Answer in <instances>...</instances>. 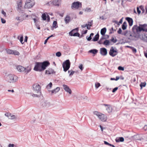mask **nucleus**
<instances>
[{
	"label": "nucleus",
	"mask_w": 147,
	"mask_h": 147,
	"mask_svg": "<svg viewBox=\"0 0 147 147\" xmlns=\"http://www.w3.org/2000/svg\"><path fill=\"white\" fill-rule=\"evenodd\" d=\"M132 30L134 33L133 36H134V40H136L139 38L144 42H147V36L145 34H140L142 31L147 32V24H140L139 26L137 25H134L132 28Z\"/></svg>",
	"instance_id": "f257e3e1"
},
{
	"label": "nucleus",
	"mask_w": 147,
	"mask_h": 147,
	"mask_svg": "<svg viewBox=\"0 0 147 147\" xmlns=\"http://www.w3.org/2000/svg\"><path fill=\"white\" fill-rule=\"evenodd\" d=\"M50 64L48 61H45L42 62H36L34 70L36 71H41L45 70Z\"/></svg>",
	"instance_id": "f03ea898"
},
{
	"label": "nucleus",
	"mask_w": 147,
	"mask_h": 147,
	"mask_svg": "<svg viewBox=\"0 0 147 147\" xmlns=\"http://www.w3.org/2000/svg\"><path fill=\"white\" fill-rule=\"evenodd\" d=\"M7 81L10 83L16 82L18 79V77L13 74H10L8 75L6 77Z\"/></svg>",
	"instance_id": "7ed1b4c3"
},
{
	"label": "nucleus",
	"mask_w": 147,
	"mask_h": 147,
	"mask_svg": "<svg viewBox=\"0 0 147 147\" xmlns=\"http://www.w3.org/2000/svg\"><path fill=\"white\" fill-rule=\"evenodd\" d=\"M16 69L18 71L20 72H24L26 74L29 72L31 70L30 67L25 68L21 65H18L16 67Z\"/></svg>",
	"instance_id": "20e7f679"
},
{
	"label": "nucleus",
	"mask_w": 147,
	"mask_h": 147,
	"mask_svg": "<svg viewBox=\"0 0 147 147\" xmlns=\"http://www.w3.org/2000/svg\"><path fill=\"white\" fill-rule=\"evenodd\" d=\"M70 65L71 63L69 59L66 60L63 62L62 66L64 71L66 72L69 69Z\"/></svg>",
	"instance_id": "39448f33"
},
{
	"label": "nucleus",
	"mask_w": 147,
	"mask_h": 147,
	"mask_svg": "<svg viewBox=\"0 0 147 147\" xmlns=\"http://www.w3.org/2000/svg\"><path fill=\"white\" fill-rule=\"evenodd\" d=\"M35 2L34 0H26L24 7L26 8H30L34 5Z\"/></svg>",
	"instance_id": "423d86ee"
},
{
	"label": "nucleus",
	"mask_w": 147,
	"mask_h": 147,
	"mask_svg": "<svg viewBox=\"0 0 147 147\" xmlns=\"http://www.w3.org/2000/svg\"><path fill=\"white\" fill-rule=\"evenodd\" d=\"M121 34L122 35L126 36L129 39L134 40L133 39H134V36H133L134 35V34L132 35L130 33V31H128L127 30L125 31L122 33Z\"/></svg>",
	"instance_id": "0eeeda50"
},
{
	"label": "nucleus",
	"mask_w": 147,
	"mask_h": 147,
	"mask_svg": "<svg viewBox=\"0 0 147 147\" xmlns=\"http://www.w3.org/2000/svg\"><path fill=\"white\" fill-rule=\"evenodd\" d=\"M33 89L34 91L37 93H41L40 91L41 87L40 85L37 84H35L33 85Z\"/></svg>",
	"instance_id": "6e6552de"
},
{
	"label": "nucleus",
	"mask_w": 147,
	"mask_h": 147,
	"mask_svg": "<svg viewBox=\"0 0 147 147\" xmlns=\"http://www.w3.org/2000/svg\"><path fill=\"white\" fill-rule=\"evenodd\" d=\"M82 7V4L78 1L74 2L71 5V8L72 9L75 8L78 9L80 7Z\"/></svg>",
	"instance_id": "1a4fd4ad"
},
{
	"label": "nucleus",
	"mask_w": 147,
	"mask_h": 147,
	"mask_svg": "<svg viewBox=\"0 0 147 147\" xmlns=\"http://www.w3.org/2000/svg\"><path fill=\"white\" fill-rule=\"evenodd\" d=\"M117 50H114L113 47H112L109 52V54L111 56L114 57L117 54Z\"/></svg>",
	"instance_id": "9d476101"
},
{
	"label": "nucleus",
	"mask_w": 147,
	"mask_h": 147,
	"mask_svg": "<svg viewBox=\"0 0 147 147\" xmlns=\"http://www.w3.org/2000/svg\"><path fill=\"white\" fill-rule=\"evenodd\" d=\"M76 30L77 31H78V28H76L75 29H74L71 31L69 33V35L71 36H78L80 37V34L78 32H75L74 33V34H73V32H74V31H76Z\"/></svg>",
	"instance_id": "9b49d317"
},
{
	"label": "nucleus",
	"mask_w": 147,
	"mask_h": 147,
	"mask_svg": "<svg viewBox=\"0 0 147 147\" xmlns=\"http://www.w3.org/2000/svg\"><path fill=\"white\" fill-rule=\"evenodd\" d=\"M5 115L8 118L11 119H17L16 117L10 113H5Z\"/></svg>",
	"instance_id": "f8f14e48"
},
{
	"label": "nucleus",
	"mask_w": 147,
	"mask_h": 147,
	"mask_svg": "<svg viewBox=\"0 0 147 147\" xmlns=\"http://www.w3.org/2000/svg\"><path fill=\"white\" fill-rule=\"evenodd\" d=\"M144 136L142 135H137L133 136V138L136 140L141 141L144 140Z\"/></svg>",
	"instance_id": "ddd939ff"
},
{
	"label": "nucleus",
	"mask_w": 147,
	"mask_h": 147,
	"mask_svg": "<svg viewBox=\"0 0 147 147\" xmlns=\"http://www.w3.org/2000/svg\"><path fill=\"white\" fill-rule=\"evenodd\" d=\"M102 105L107 107L106 109L108 113H110L112 112L113 108L110 105L104 104H102Z\"/></svg>",
	"instance_id": "4468645a"
},
{
	"label": "nucleus",
	"mask_w": 147,
	"mask_h": 147,
	"mask_svg": "<svg viewBox=\"0 0 147 147\" xmlns=\"http://www.w3.org/2000/svg\"><path fill=\"white\" fill-rule=\"evenodd\" d=\"M42 105L44 107H48L51 105L50 102L48 101L44 100L41 102Z\"/></svg>",
	"instance_id": "2eb2a0df"
},
{
	"label": "nucleus",
	"mask_w": 147,
	"mask_h": 147,
	"mask_svg": "<svg viewBox=\"0 0 147 147\" xmlns=\"http://www.w3.org/2000/svg\"><path fill=\"white\" fill-rule=\"evenodd\" d=\"M63 86L64 89L65 91L68 93L69 94H71V90L68 86L65 84H63Z\"/></svg>",
	"instance_id": "dca6fc26"
},
{
	"label": "nucleus",
	"mask_w": 147,
	"mask_h": 147,
	"mask_svg": "<svg viewBox=\"0 0 147 147\" xmlns=\"http://www.w3.org/2000/svg\"><path fill=\"white\" fill-rule=\"evenodd\" d=\"M100 54L103 56H105L107 54V49L105 48H102L100 49Z\"/></svg>",
	"instance_id": "f3484780"
},
{
	"label": "nucleus",
	"mask_w": 147,
	"mask_h": 147,
	"mask_svg": "<svg viewBox=\"0 0 147 147\" xmlns=\"http://www.w3.org/2000/svg\"><path fill=\"white\" fill-rule=\"evenodd\" d=\"M98 118L101 121H105L107 120V117L103 114L101 113Z\"/></svg>",
	"instance_id": "a211bd4d"
},
{
	"label": "nucleus",
	"mask_w": 147,
	"mask_h": 147,
	"mask_svg": "<svg viewBox=\"0 0 147 147\" xmlns=\"http://www.w3.org/2000/svg\"><path fill=\"white\" fill-rule=\"evenodd\" d=\"M64 20L65 24H67L71 21V20L70 16L68 15H67L65 18Z\"/></svg>",
	"instance_id": "6ab92c4d"
},
{
	"label": "nucleus",
	"mask_w": 147,
	"mask_h": 147,
	"mask_svg": "<svg viewBox=\"0 0 147 147\" xmlns=\"http://www.w3.org/2000/svg\"><path fill=\"white\" fill-rule=\"evenodd\" d=\"M125 19L128 22L129 26H132L133 22L132 19L129 17H126L125 18Z\"/></svg>",
	"instance_id": "aec40b11"
},
{
	"label": "nucleus",
	"mask_w": 147,
	"mask_h": 147,
	"mask_svg": "<svg viewBox=\"0 0 147 147\" xmlns=\"http://www.w3.org/2000/svg\"><path fill=\"white\" fill-rule=\"evenodd\" d=\"M55 72L54 70L51 68L48 69L45 71V74H53Z\"/></svg>",
	"instance_id": "412c9836"
},
{
	"label": "nucleus",
	"mask_w": 147,
	"mask_h": 147,
	"mask_svg": "<svg viewBox=\"0 0 147 147\" xmlns=\"http://www.w3.org/2000/svg\"><path fill=\"white\" fill-rule=\"evenodd\" d=\"M61 3V0H54L53 1L54 5L59 6Z\"/></svg>",
	"instance_id": "4be33fe9"
},
{
	"label": "nucleus",
	"mask_w": 147,
	"mask_h": 147,
	"mask_svg": "<svg viewBox=\"0 0 147 147\" xmlns=\"http://www.w3.org/2000/svg\"><path fill=\"white\" fill-rule=\"evenodd\" d=\"M60 90L59 87H57L53 90L50 91L51 92L52 94H56L59 92Z\"/></svg>",
	"instance_id": "5701e85b"
},
{
	"label": "nucleus",
	"mask_w": 147,
	"mask_h": 147,
	"mask_svg": "<svg viewBox=\"0 0 147 147\" xmlns=\"http://www.w3.org/2000/svg\"><path fill=\"white\" fill-rule=\"evenodd\" d=\"M124 141V138L122 137H120L118 138H117L115 139V141L117 142H123Z\"/></svg>",
	"instance_id": "b1692460"
},
{
	"label": "nucleus",
	"mask_w": 147,
	"mask_h": 147,
	"mask_svg": "<svg viewBox=\"0 0 147 147\" xmlns=\"http://www.w3.org/2000/svg\"><path fill=\"white\" fill-rule=\"evenodd\" d=\"M107 31L106 28L105 27L102 29L100 31L101 34L102 36L105 35Z\"/></svg>",
	"instance_id": "393cba45"
},
{
	"label": "nucleus",
	"mask_w": 147,
	"mask_h": 147,
	"mask_svg": "<svg viewBox=\"0 0 147 147\" xmlns=\"http://www.w3.org/2000/svg\"><path fill=\"white\" fill-rule=\"evenodd\" d=\"M99 34L97 33L94 36V38L92 39V40L94 41H98L99 38Z\"/></svg>",
	"instance_id": "a878e982"
},
{
	"label": "nucleus",
	"mask_w": 147,
	"mask_h": 147,
	"mask_svg": "<svg viewBox=\"0 0 147 147\" xmlns=\"http://www.w3.org/2000/svg\"><path fill=\"white\" fill-rule=\"evenodd\" d=\"M98 52V50L95 49H92L89 51V52L92 53L94 54H95Z\"/></svg>",
	"instance_id": "bb28decb"
},
{
	"label": "nucleus",
	"mask_w": 147,
	"mask_h": 147,
	"mask_svg": "<svg viewBox=\"0 0 147 147\" xmlns=\"http://www.w3.org/2000/svg\"><path fill=\"white\" fill-rule=\"evenodd\" d=\"M52 27L53 28H56L57 27H58L57 26V22L56 21H53V26Z\"/></svg>",
	"instance_id": "cd10ccee"
},
{
	"label": "nucleus",
	"mask_w": 147,
	"mask_h": 147,
	"mask_svg": "<svg viewBox=\"0 0 147 147\" xmlns=\"http://www.w3.org/2000/svg\"><path fill=\"white\" fill-rule=\"evenodd\" d=\"M146 82H141L140 85V89H142L143 87H144L146 86Z\"/></svg>",
	"instance_id": "c85d7f7f"
},
{
	"label": "nucleus",
	"mask_w": 147,
	"mask_h": 147,
	"mask_svg": "<svg viewBox=\"0 0 147 147\" xmlns=\"http://www.w3.org/2000/svg\"><path fill=\"white\" fill-rule=\"evenodd\" d=\"M22 1H20L18 3V9H19L21 8H22Z\"/></svg>",
	"instance_id": "c756f323"
},
{
	"label": "nucleus",
	"mask_w": 147,
	"mask_h": 147,
	"mask_svg": "<svg viewBox=\"0 0 147 147\" xmlns=\"http://www.w3.org/2000/svg\"><path fill=\"white\" fill-rule=\"evenodd\" d=\"M17 10L20 13H24L25 11L24 10V9L22 7L21 8L19 9H17Z\"/></svg>",
	"instance_id": "7c9ffc66"
},
{
	"label": "nucleus",
	"mask_w": 147,
	"mask_h": 147,
	"mask_svg": "<svg viewBox=\"0 0 147 147\" xmlns=\"http://www.w3.org/2000/svg\"><path fill=\"white\" fill-rule=\"evenodd\" d=\"M12 54H13L15 55H20V53L17 51L13 50Z\"/></svg>",
	"instance_id": "2f4dec72"
},
{
	"label": "nucleus",
	"mask_w": 147,
	"mask_h": 147,
	"mask_svg": "<svg viewBox=\"0 0 147 147\" xmlns=\"http://www.w3.org/2000/svg\"><path fill=\"white\" fill-rule=\"evenodd\" d=\"M109 40H106L103 42V44L106 45H108L109 44Z\"/></svg>",
	"instance_id": "473e14b6"
},
{
	"label": "nucleus",
	"mask_w": 147,
	"mask_h": 147,
	"mask_svg": "<svg viewBox=\"0 0 147 147\" xmlns=\"http://www.w3.org/2000/svg\"><path fill=\"white\" fill-rule=\"evenodd\" d=\"M42 17L43 20H46L47 16L45 13H44L42 15Z\"/></svg>",
	"instance_id": "72a5a7b5"
},
{
	"label": "nucleus",
	"mask_w": 147,
	"mask_h": 147,
	"mask_svg": "<svg viewBox=\"0 0 147 147\" xmlns=\"http://www.w3.org/2000/svg\"><path fill=\"white\" fill-rule=\"evenodd\" d=\"M52 86V83L51 82H50L49 84L47 86V88L48 89H50Z\"/></svg>",
	"instance_id": "f704fd0d"
},
{
	"label": "nucleus",
	"mask_w": 147,
	"mask_h": 147,
	"mask_svg": "<svg viewBox=\"0 0 147 147\" xmlns=\"http://www.w3.org/2000/svg\"><path fill=\"white\" fill-rule=\"evenodd\" d=\"M93 113L94 115H96V116H97L98 117L100 115V114H101V113H99V112H98L97 111H94L93 112Z\"/></svg>",
	"instance_id": "c9c22d12"
},
{
	"label": "nucleus",
	"mask_w": 147,
	"mask_h": 147,
	"mask_svg": "<svg viewBox=\"0 0 147 147\" xmlns=\"http://www.w3.org/2000/svg\"><path fill=\"white\" fill-rule=\"evenodd\" d=\"M100 86V84L98 82L96 83L95 84V87L96 89H97L99 86Z\"/></svg>",
	"instance_id": "e433bc0d"
},
{
	"label": "nucleus",
	"mask_w": 147,
	"mask_h": 147,
	"mask_svg": "<svg viewBox=\"0 0 147 147\" xmlns=\"http://www.w3.org/2000/svg\"><path fill=\"white\" fill-rule=\"evenodd\" d=\"M111 41L113 42L114 43H115L117 42V40L116 39H115L114 37H112L111 39Z\"/></svg>",
	"instance_id": "4c0bfd02"
},
{
	"label": "nucleus",
	"mask_w": 147,
	"mask_h": 147,
	"mask_svg": "<svg viewBox=\"0 0 147 147\" xmlns=\"http://www.w3.org/2000/svg\"><path fill=\"white\" fill-rule=\"evenodd\" d=\"M16 19L20 21V22H22L24 20V18H20V17H17Z\"/></svg>",
	"instance_id": "58836bf2"
},
{
	"label": "nucleus",
	"mask_w": 147,
	"mask_h": 147,
	"mask_svg": "<svg viewBox=\"0 0 147 147\" xmlns=\"http://www.w3.org/2000/svg\"><path fill=\"white\" fill-rule=\"evenodd\" d=\"M13 52V50L11 49H8L7 50V53L9 54H12Z\"/></svg>",
	"instance_id": "ea45409f"
},
{
	"label": "nucleus",
	"mask_w": 147,
	"mask_h": 147,
	"mask_svg": "<svg viewBox=\"0 0 147 147\" xmlns=\"http://www.w3.org/2000/svg\"><path fill=\"white\" fill-rule=\"evenodd\" d=\"M118 69L120 70L124 71V67H123L121 66H119L118 67Z\"/></svg>",
	"instance_id": "a19ab883"
},
{
	"label": "nucleus",
	"mask_w": 147,
	"mask_h": 147,
	"mask_svg": "<svg viewBox=\"0 0 147 147\" xmlns=\"http://www.w3.org/2000/svg\"><path fill=\"white\" fill-rule=\"evenodd\" d=\"M92 24L93 20H91L90 21L88 22V24H87V25H88L89 26H92Z\"/></svg>",
	"instance_id": "79ce46f5"
},
{
	"label": "nucleus",
	"mask_w": 147,
	"mask_h": 147,
	"mask_svg": "<svg viewBox=\"0 0 147 147\" xmlns=\"http://www.w3.org/2000/svg\"><path fill=\"white\" fill-rule=\"evenodd\" d=\"M23 36H22L20 38V41L22 44H23L24 42H23Z\"/></svg>",
	"instance_id": "37998d69"
},
{
	"label": "nucleus",
	"mask_w": 147,
	"mask_h": 147,
	"mask_svg": "<svg viewBox=\"0 0 147 147\" xmlns=\"http://www.w3.org/2000/svg\"><path fill=\"white\" fill-rule=\"evenodd\" d=\"M56 55L57 56L59 57L61 55V53L60 52H58L56 53Z\"/></svg>",
	"instance_id": "c03bdc74"
},
{
	"label": "nucleus",
	"mask_w": 147,
	"mask_h": 147,
	"mask_svg": "<svg viewBox=\"0 0 147 147\" xmlns=\"http://www.w3.org/2000/svg\"><path fill=\"white\" fill-rule=\"evenodd\" d=\"M86 38L87 40L88 41H90L92 39V37L90 36H86Z\"/></svg>",
	"instance_id": "a18cd8bd"
},
{
	"label": "nucleus",
	"mask_w": 147,
	"mask_h": 147,
	"mask_svg": "<svg viewBox=\"0 0 147 147\" xmlns=\"http://www.w3.org/2000/svg\"><path fill=\"white\" fill-rule=\"evenodd\" d=\"M33 20L34 21V22L36 26H37L36 24H37V22H38V20L34 18H33Z\"/></svg>",
	"instance_id": "49530a36"
},
{
	"label": "nucleus",
	"mask_w": 147,
	"mask_h": 147,
	"mask_svg": "<svg viewBox=\"0 0 147 147\" xmlns=\"http://www.w3.org/2000/svg\"><path fill=\"white\" fill-rule=\"evenodd\" d=\"M118 89V87H116L113 89L112 90V92L114 93Z\"/></svg>",
	"instance_id": "de8ad7c7"
},
{
	"label": "nucleus",
	"mask_w": 147,
	"mask_h": 147,
	"mask_svg": "<svg viewBox=\"0 0 147 147\" xmlns=\"http://www.w3.org/2000/svg\"><path fill=\"white\" fill-rule=\"evenodd\" d=\"M117 33L118 34H122V30L121 28H119L118 31H117Z\"/></svg>",
	"instance_id": "09e8293b"
},
{
	"label": "nucleus",
	"mask_w": 147,
	"mask_h": 147,
	"mask_svg": "<svg viewBox=\"0 0 147 147\" xmlns=\"http://www.w3.org/2000/svg\"><path fill=\"white\" fill-rule=\"evenodd\" d=\"M111 31L109 32V34H111L114 32L113 31L114 30V28L113 27H112L111 29L110 30Z\"/></svg>",
	"instance_id": "8fccbe9b"
},
{
	"label": "nucleus",
	"mask_w": 147,
	"mask_h": 147,
	"mask_svg": "<svg viewBox=\"0 0 147 147\" xmlns=\"http://www.w3.org/2000/svg\"><path fill=\"white\" fill-rule=\"evenodd\" d=\"M132 51L133 52V53H136L137 52V50H136V49H135V48H134V47H133V49H132Z\"/></svg>",
	"instance_id": "3c124183"
},
{
	"label": "nucleus",
	"mask_w": 147,
	"mask_h": 147,
	"mask_svg": "<svg viewBox=\"0 0 147 147\" xmlns=\"http://www.w3.org/2000/svg\"><path fill=\"white\" fill-rule=\"evenodd\" d=\"M127 26L124 25H122V28L123 30H124L126 29Z\"/></svg>",
	"instance_id": "603ef678"
},
{
	"label": "nucleus",
	"mask_w": 147,
	"mask_h": 147,
	"mask_svg": "<svg viewBox=\"0 0 147 147\" xmlns=\"http://www.w3.org/2000/svg\"><path fill=\"white\" fill-rule=\"evenodd\" d=\"M79 68L81 70H82L83 69V65L82 64L80 65L79 66Z\"/></svg>",
	"instance_id": "864d4df0"
},
{
	"label": "nucleus",
	"mask_w": 147,
	"mask_h": 147,
	"mask_svg": "<svg viewBox=\"0 0 147 147\" xmlns=\"http://www.w3.org/2000/svg\"><path fill=\"white\" fill-rule=\"evenodd\" d=\"M103 40L100 39L98 41V43L100 44H103Z\"/></svg>",
	"instance_id": "5fc2aeb1"
},
{
	"label": "nucleus",
	"mask_w": 147,
	"mask_h": 147,
	"mask_svg": "<svg viewBox=\"0 0 147 147\" xmlns=\"http://www.w3.org/2000/svg\"><path fill=\"white\" fill-rule=\"evenodd\" d=\"M1 22L2 23L4 24L6 22V21L3 18H1Z\"/></svg>",
	"instance_id": "6e6d98bb"
},
{
	"label": "nucleus",
	"mask_w": 147,
	"mask_h": 147,
	"mask_svg": "<svg viewBox=\"0 0 147 147\" xmlns=\"http://www.w3.org/2000/svg\"><path fill=\"white\" fill-rule=\"evenodd\" d=\"M85 11L87 12H89L91 11V8H87L85 9Z\"/></svg>",
	"instance_id": "4d7b16f0"
},
{
	"label": "nucleus",
	"mask_w": 147,
	"mask_h": 147,
	"mask_svg": "<svg viewBox=\"0 0 147 147\" xmlns=\"http://www.w3.org/2000/svg\"><path fill=\"white\" fill-rule=\"evenodd\" d=\"M137 10L138 13V14H140V13H141V11L140 10L139 8L138 7H137Z\"/></svg>",
	"instance_id": "13d9d810"
},
{
	"label": "nucleus",
	"mask_w": 147,
	"mask_h": 147,
	"mask_svg": "<svg viewBox=\"0 0 147 147\" xmlns=\"http://www.w3.org/2000/svg\"><path fill=\"white\" fill-rule=\"evenodd\" d=\"M140 9L143 11L144 13V12L145 11L144 7H143V6L142 5L140 6Z\"/></svg>",
	"instance_id": "bf43d9fd"
},
{
	"label": "nucleus",
	"mask_w": 147,
	"mask_h": 147,
	"mask_svg": "<svg viewBox=\"0 0 147 147\" xmlns=\"http://www.w3.org/2000/svg\"><path fill=\"white\" fill-rule=\"evenodd\" d=\"M15 146V145L13 144H10L8 145V147H14Z\"/></svg>",
	"instance_id": "052dcab7"
},
{
	"label": "nucleus",
	"mask_w": 147,
	"mask_h": 147,
	"mask_svg": "<svg viewBox=\"0 0 147 147\" xmlns=\"http://www.w3.org/2000/svg\"><path fill=\"white\" fill-rule=\"evenodd\" d=\"M1 13L4 15V16L5 17L6 16V13L3 10L1 11Z\"/></svg>",
	"instance_id": "680f3d73"
},
{
	"label": "nucleus",
	"mask_w": 147,
	"mask_h": 147,
	"mask_svg": "<svg viewBox=\"0 0 147 147\" xmlns=\"http://www.w3.org/2000/svg\"><path fill=\"white\" fill-rule=\"evenodd\" d=\"M75 71H71V73L69 74V75L70 76L72 75L74 73Z\"/></svg>",
	"instance_id": "e2e57ef3"
},
{
	"label": "nucleus",
	"mask_w": 147,
	"mask_h": 147,
	"mask_svg": "<svg viewBox=\"0 0 147 147\" xmlns=\"http://www.w3.org/2000/svg\"><path fill=\"white\" fill-rule=\"evenodd\" d=\"M144 53L145 57L147 58V50L146 51L144 52Z\"/></svg>",
	"instance_id": "0e129e2a"
},
{
	"label": "nucleus",
	"mask_w": 147,
	"mask_h": 147,
	"mask_svg": "<svg viewBox=\"0 0 147 147\" xmlns=\"http://www.w3.org/2000/svg\"><path fill=\"white\" fill-rule=\"evenodd\" d=\"M32 96L33 97H38L39 96L38 95L34 94H33Z\"/></svg>",
	"instance_id": "69168bd1"
},
{
	"label": "nucleus",
	"mask_w": 147,
	"mask_h": 147,
	"mask_svg": "<svg viewBox=\"0 0 147 147\" xmlns=\"http://www.w3.org/2000/svg\"><path fill=\"white\" fill-rule=\"evenodd\" d=\"M143 129L145 131H147V125H144Z\"/></svg>",
	"instance_id": "338daca9"
},
{
	"label": "nucleus",
	"mask_w": 147,
	"mask_h": 147,
	"mask_svg": "<svg viewBox=\"0 0 147 147\" xmlns=\"http://www.w3.org/2000/svg\"><path fill=\"white\" fill-rule=\"evenodd\" d=\"M28 37L27 36H26L25 38V39L24 40V42H26L27 41Z\"/></svg>",
	"instance_id": "774afa93"
}]
</instances>
